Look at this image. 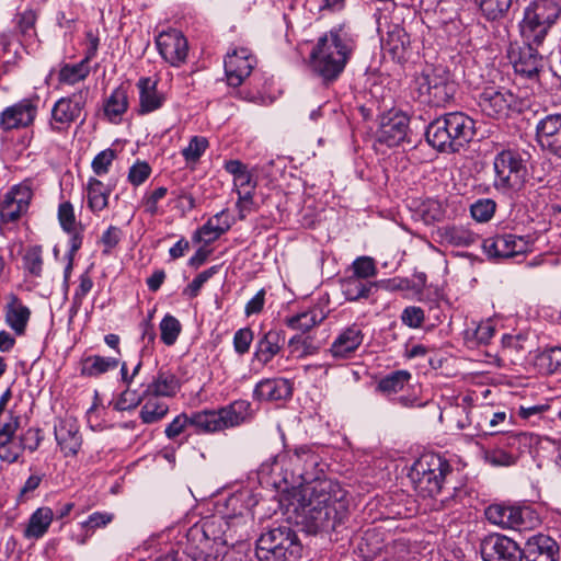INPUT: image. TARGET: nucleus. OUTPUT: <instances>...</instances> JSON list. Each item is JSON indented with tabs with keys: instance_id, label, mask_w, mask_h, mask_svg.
Returning a JSON list of instances; mask_svg holds the SVG:
<instances>
[{
	"instance_id": "nucleus-44",
	"label": "nucleus",
	"mask_w": 561,
	"mask_h": 561,
	"mask_svg": "<svg viewBox=\"0 0 561 561\" xmlns=\"http://www.w3.org/2000/svg\"><path fill=\"white\" fill-rule=\"evenodd\" d=\"M91 72V67L85 60L76 64H65L58 72V81L61 84L75 85L83 81Z\"/></svg>"
},
{
	"instance_id": "nucleus-31",
	"label": "nucleus",
	"mask_w": 561,
	"mask_h": 561,
	"mask_svg": "<svg viewBox=\"0 0 561 561\" xmlns=\"http://www.w3.org/2000/svg\"><path fill=\"white\" fill-rule=\"evenodd\" d=\"M180 389L178 377L170 370L160 369L152 381L147 385L145 396L173 397Z\"/></svg>"
},
{
	"instance_id": "nucleus-36",
	"label": "nucleus",
	"mask_w": 561,
	"mask_h": 561,
	"mask_svg": "<svg viewBox=\"0 0 561 561\" xmlns=\"http://www.w3.org/2000/svg\"><path fill=\"white\" fill-rule=\"evenodd\" d=\"M467 423L457 420L459 430H469L471 436L488 435V405H473L466 412Z\"/></svg>"
},
{
	"instance_id": "nucleus-21",
	"label": "nucleus",
	"mask_w": 561,
	"mask_h": 561,
	"mask_svg": "<svg viewBox=\"0 0 561 561\" xmlns=\"http://www.w3.org/2000/svg\"><path fill=\"white\" fill-rule=\"evenodd\" d=\"M536 138L543 150L561 159V114H549L536 126Z\"/></svg>"
},
{
	"instance_id": "nucleus-13",
	"label": "nucleus",
	"mask_w": 561,
	"mask_h": 561,
	"mask_svg": "<svg viewBox=\"0 0 561 561\" xmlns=\"http://www.w3.org/2000/svg\"><path fill=\"white\" fill-rule=\"evenodd\" d=\"M482 248L489 257L508 259L528 252L530 241L525 236L501 233L484 239Z\"/></svg>"
},
{
	"instance_id": "nucleus-49",
	"label": "nucleus",
	"mask_w": 561,
	"mask_h": 561,
	"mask_svg": "<svg viewBox=\"0 0 561 561\" xmlns=\"http://www.w3.org/2000/svg\"><path fill=\"white\" fill-rule=\"evenodd\" d=\"M322 321V318L318 317V313L314 310H307L295 316L288 317L285 319V324L296 331H300L301 333H306L310 331L312 328L318 325Z\"/></svg>"
},
{
	"instance_id": "nucleus-27",
	"label": "nucleus",
	"mask_w": 561,
	"mask_h": 561,
	"mask_svg": "<svg viewBox=\"0 0 561 561\" xmlns=\"http://www.w3.org/2000/svg\"><path fill=\"white\" fill-rule=\"evenodd\" d=\"M410 45L409 34L398 24L392 25L388 30L387 36L382 39V49L398 62L407 60Z\"/></svg>"
},
{
	"instance_id": "nucleus-50",
	"label": "nucleus",
	"mask_w": 561,
	"mask_h": 561,
	"mask_svg": "<svg viewBox=\"0 0 561 561\" xmlns=\"http://www.w3.org/2000/svg\"><path fill=\"white\" fill-rule=\"evenodd\" d=\"M483 460L492 467H512L516 465L517 458L496 444L482 450Z\"/></svg>"
},
{
	"instance_id": "nucleus-22",
	"label": "nucleus",
	"mask_w": 561,
	"mask_h": 561,
	"mask_svg": "<svg viewBox=\"0 0 561 561\" xmlns=\"http://www.w3.org/2000/svg\"><path fill=\"white\" fill-rule=\"evenodd\" d=\"M523 549L525 561H560L559 543L546 534L531 535Z\"/></svg>"
},
{
	"instance_id": "nucleus-30",
	"label": "nucleus",
	"mask_w": 561,
	"mask_h": 561,
	"mask_svg": "<svg viewBox=\"0 0 561 561\" xmlns=\"http://www.w3.org/2000/svg\"><path fill=\"white\" fill-rule=\"evenodd\" d=\"M222 431L236 427L252 417L251 403L248 400H236L218 409Z\"/></svg>"
},
{
	"instance_id": "nucleus-60",
	"label": "nucleus",
	"mask_w": 561,
	"mask_h": 561,
	"mask_svg": "<svg viewBox=\"0 0 561 561\" xmlns=\"http://www.w3.org/2000/svg\"><path fill=\"white\" fill-rule=\"evenodd\" d=\"M540 366L548 374H553L561 368V346L551 347L539 355Z\"/></svg>"
},
{
	"instance_id": "nucleus-40",
	"label": "nucleus",
	"mask_w": 561,
	"mask_h": 561,
	"mask_svg": "<svg viewBox=\"0 0 561 561\" xmlns=\"http://www.w3.org/2000/svg\"><path fill=\"white\" fill-rule=\"evenodd\" d=\"M191 426L197 433H216L222 431L218 410H204L190 414Z\"/></svg>"
},
{
	"instance_id": "nucleus-25",
	"label": "nucleus",
	"mask_w": 561,
	"mask_h": 561,
	"mask_svg": "<svg viewBox=\"0 0 561 561\" xmlns=\"http://www.w3.org/2000/svg\"><path fill=\"white\" fill-rule=\"evenodd\" d=\"M285 334L282 330H268L263 333L255 344L253 362L265 366L279 354L284 346Z\"/></svg>"
},
{
	"instance_id": "nucleus-24",
	"label": "nucleus",
	"mask_w": 561,
	"mask_h": 561,
	"mask_svg": "<svg viewBox=\"0 0 561 561\" xmlns=\"http://www.w3.org/2000/svg\"><path fill=\"white\" fill-rule=\"evenodd\" d=\"M364 332L360 325L353 323L344 328L330 346V354L335 359L351 358L364 341Z\"/></svg>"
},
{
	"instance_id": "nucleus-9",
	"label": "nucleus",
	"mask_w": 561,
	"mask_h": 561,
	"mask_svg": "<svg viewBox=\"0 0 561 561\" xmlns=\"http://www.w3.org/2000/svg\"><path fill=\"white\" fill-rule=\"evenodd\" d=\"M216 530L215 520L193 525L186 534L184 548L167 553L163 561H207L213 545L221 540Z\"/></svg>"
},
{
	"instance_id": "nucleus-4",
	"label": "nucleus",
	"mask_w": 561,
	"mask_h": 561,
	"mask_svg": "<svg viewBox=\"0 0 561 561\" xmlns=\"http://www.w3.org/2000/svg\"><path fill=\"white\" fill-rule=\"evenodd\" d=\"M474 135V121L461 112L447 113L426 129L427 142L442 152H457Z\"/></svg>"
},
{
	"instance_id": "nucleus-56",
	"label": "nucleus",
	"mask_w": 561,
	"mask_h": 561,
	"mask_svg": "<svg viewBox=\"0 0 561 561\" xmlns=\"http://www.w3.org/2000/svg\"><path fill=\"white\" fill-rule=\"evenodd\" d=\"M352 270L354 276L368 280V278L375 277L378 273L375 260L370 256H359L352 263Z\"/></svg>"
},
{
	"instance_id": "nucleus-64",
	"label": "nucleus",
	"mask_w": 561,
	"mask_h": 561,
	"mask_svg": "<svg viewBox=\"0 0 561 561\" xmlns=\"http://www.w3.org/2000/svg\"><path fill=\"white\" fill-rule=\"evenodd\" d=\"M254 333L250 328H242L236 331L233 335L234 352L242 356L247 354L253 342Z\"/></svg>"
},
{
	"instance_id": "nucleus-3",
	"label": "nucleus",
	"mask_w": 561,
	"mask_h": 561,
	"mask_svg": "<svg viewBox=\"0 0 561 561\" xmlns=\"http://www.w3.org/2000/svg\"><path fill=\"white\" fill-rule=\"evenodd\" d=\"M453 472V468L447 459L434 453L422 455L412 466L410 479L417 494L424 499H434L444 491L447 476ZM454 501L453 497H440L439 507H449Z\"/></svg>"
},
{
	"instance_id": "nucleus-26",
	"label": "nucleus",
	"mask_w": 561,
	"mask_h": 561,
	"mask_svg": "<svg viewBox=\"0 0 561 561\" xmlns=\"http://www.w3.org/2000/svg\"><path fill=\"white\" fill-rule=\"evenodd\" d=\"M157 80L149 77H141L137 82L139 91V115H147L162 107L165 98L157 89Z\"/></svg>"
},
{
	"instance_id": "nucleus-1",
	"label": "nucleus",
	"mask_w": 561,
	"mask_h": 561,
	"mask_svg": "<svg viewBox=\"0 0 561 561\" xmlns=\"http://www.w3.org/2000/svg\"><path fill=\"white\" fill-rule=\"evenodd\" d=\"M302 511L300 524L306 533H340L350 517L348 494L337 483L320 484L313 489Z\"/></svg>"
},
{
	"instance_id": "nucleus-63",
	"label": "nucleus",
	"mask_w": 561,
	"mask_h": 561,
	"mask_svg": "<svg viewBox=\"0 0 561 561\" xmlns=\"http://www.w3.org/2000/svg\"><path fill=\"white\" fill-rule=\"evenodd\" d=\"M168 193V188L164 186L157 187L154 191L150 193H146L141 199V205L144 206L145 213L150 216H156L159 211L158 204L159 202L165 197Z\"/></svg>"
},
{
	"instance_id": "nucleus-6",
	"label": "nucleus",
	"mask_w": 561,
	"mask_h": 561,
	"mask_svg": "<svg viewBox=\"0 0 561 561\" xmlns=\"http://www.w3.org/2000/svg\"><path fill=\"white\" fill-rule=\"evenodd\" d=\"M301 553L302 545L288 526L262 534L256 542L255 554L261 561H299Z\"/></svg>"
},
{
	"instance_id": "nucleus-61",
	"label": "nucleus",
	"mask_w": 561,
	"mask_h": 561,
	"mask_svg": "<svg viewBox=\"0 0 561 561\" xmlns=\"http://www.w3.org/2000/svg\"><path fill=\"white\" fill-rule=\"evenodd\" d=\"M151 174V167L146 161L137 160L128 171L127 180L134 186L145 183Z\"/></svg>"
},
{
	"instance_id": "nucleus-58",
	"label": "nucleus",
	"mask_w": 561,
	"mask_h": 561,
	"mask_svg": "<svg viewBox=\"0 0 561 561\" xmlns=\"http://www.w3.org/2000/svg\"><path fill=\"white\" fill-rule=\"evenodd\" d=\"M116 156V151L112 148H107L99 152L91 162V168L95 175L102 176L108 173L110 167L112 165Z\"/></svg>"
},
{
	"instance_id": "nucleus-10",
	"label": "nucleus",
	"mask_w": 561,
	"mask_h": 561,
	"mask_svg": "<svg viewBox=\"0 0 561 561\" xmlns=\"http://www.w3.org/2000/svg\"><path fill=\"white\" fill-rule=\"evenodd\" d=\"M89 93L90 89L83 88L69 96L57 100L50 111V128L60 131L78 119L83 124L85 121L83 110L87 105Z\"/></svg>"
},
{
	"instance_id": "nucleus-8",
	"label": "nucleus",
	"mask_w": 561,
	"mask_h": 561,
	"mask_svg": "<svg viewBox=\"0 0 561 561\" xmlns=\"http://www.w3.org/2000/svg\"><path fill=\"white\" fill-rule=\"evenodd\" d=\"M560 13L561 8L556 0L533 1L526 7L519 24L524 41L540 45Z\"/></svg>"
},
{
	"instance_id": "nucleus-42",
	"label": "nucleus",
	"mask_w": 561,
	"mask_h": 561,
	"mask_svg": "<svg viewBox=\"0 0 561 561\" xmlns=\"http://www.w3.org/2000/svg\"><path fill=\"white\" fill-rule=\"evenodd\" d=\"M375 286V283L364 280L354 275L346 277L341 283L343 295L350 301H357L362 298H368L371 293V288Z\"/></svg>"
},
{
	"instance_id": "nucleus-55",
	"label": "nucleus",
	"mask_w": 561,
	"mask_h": 561,
	"mask_svg": "<svg viewBox=\"0 0 561 561\" xmlns=\"http://www.w3.org/2000/svg\"><path fill=\"white\" fill-rule=\"evenodd\" d=\"M209 142L206 137L194 136L191 138L188 146L182 150V156L186 162H196L208 148Z\"/></svg>"
},
{
	"instance_id": "nucleus-11",
	"label": "nucleus",
	"mask_w": 561,
	"mask_h": 561,
	"mask_svg": "<svg viewBox=\"0 0 561 561\" xmlns=\"http://www.w3.org/2000/svg\"><path fill=\"white\" fill-rule=\"evenodd\" d=\"M516 96L506 88L486 85L478 95L481 112L491 118H505L516 105Z\"/></svg>"
},
{
	"instance_id": "nucleus-33",
	"label": "nucleus",
	"mask_w": 561,
	"mask_h": 561,
	"mask_svg": "<svg viewBox=\"0 0 561 561\" xmlns=\"http://www.w3.org/2000/svg\"><path fill=\"white\" fill-rule=\"evenodd\" d=\"M232 221L227 210H221L209 218L196 232L197 240L210 243L231 228Z\"/></svg>"
},
{
	"instance_id": "nucleus-32",
	"label": "nucleus",
	"mask_w": 561,
	"mask_h": 561,
	"mask_svg": "<svg viewBox=\"0 0 561 561\" xmlns=\"http://www.w3.org/2000/svg\"><path fill=\"white\" fill-rule=\"evenodd\" d=\"M128 104L127 90L123 84H121L114 89L111 95L104 101V116L112 124H119L122 122L123 115L128 110Z\"/></svg>"
},
{
	"instance_id": "nucleus-45",
	"label": "nucleus",
	"mask_w": 561,
	"mask_h": 561,
	"mask_svg": "<svg viewBox=\"0 0 561 561\" xmlns=\"http://www.w3.org/2000/svg\"><path fill=\"white\" fill-rule=\"evenodd\" d=\"M411 379L408 370H396L381 378L377 385V390L385 396L396 394L401 391Z\"/></svg>"
},
{
	"instance_id": "nucleus-54",
	"label": "nucleus",
	"mask_w": 561,
	"mask_h": 561,
	"mask_svg": "<svg viewBox=\"0 0 561 561\" xmlns=\"http://www.w3.org/2000/svg\"><path fill=\"white\" fill-rule=\"evenodd\" d=\"M496 203L491 198H480L470 206V213L479 222L489 221L495 213Z\"/></svg>"
},
{
	"instance_id": "nucleus-41",
	"label": "nucleus",
	"mask_w": 561,
	"mask_h": 561,
	"mask_svg": "<svg viewBox=\"0 0 561 561\" xmlns=\"http://www.w3.org/2000/svg\"><path fill=\"white\" fill-rule=\"evenodd\" d=\"M516 0H474L482 16L488 21L505 19Z\"/></svg>"
},
{
	"instance_id": "nucleus-14",
	"label": "nucleus",
	"mask_w": 561,
	"mask_h": 561,
	"mask_svg": "<svg viewBox=\"0 0 561 561\" xmlns=\"http://www.w3.org/2000/svg\"><path fill=\"white\" fill-rule=\"evenodd\" d=\"M483 561H523L524 549L507 536L493 534L481 542Z\"/></svg>"
},
{
	"instance_id": "nucleus-51",
	"label": "nucleus",
	"mask_w": 561,
	"mask_h": 561,
	"mask_svg": "<svg viewBox=\"0 0 561 561\" xmlns=\"http://www.w3.org/2000/svg\"><path fill=\"white\" fill-rule=\"evenodd\" d=\"M539 524V518L529 506H513V517L511 529L525 530Z\"/></svg>"
},
{
	"instance_id": "nucleus-16",
	"label": "nucleus",
	"mask_w": 561,
	"mask_h": 561,
	"mask_svg": "<svg viewBox=\"0 0 561 561\" xmlns=\"http://www.w3.org/2000/svg\"><path fill=\"white\" fill-rule=\"evenodd\" d=\"M33 191L26 185H16L11 188L0 202V225L16 222L26 214Z\"/></svg>"
},
{
	"instance_id": "nucleus-12",
	"label": "nucleus",
	"mask_w": 561,
	"mask_h": 561,
	"mask_svg": "<svg viewBox=\"0 0 561 561\" xmlns=\"http://www.w3.org/2000/svg\"><path fill=\"white\" fill-rule=\"evenodd\" d=\"M58 221L61 229L69 234L68 264L65 268V277L67 278L72 270L73 257L78 250L82 247L84 226L77 221L73 205L66 201L58 206Z\"/></svg>"
},
{
	"instance_id": "nucleus-48",
	"label": "nucleus",
	"mask_w": 561,
	"mask_h": 561,
	"mask_svg": "<svg viewBox=\"0 0 561 561\" xmlns=\"http://www.w3.org/2000/svg\"><path fill=\"white\" fill-rule=\"evenodd\" d=\"M513 506L502 503L491 504L485 510L486 519L502 528L512 527Z\"/></svg>"
},
{
	"instance_id": "nucleus-62",
	"label": "nucleus",
	"mask_w": 561,
	"mask_h": 561,
	"mask_svg": "<svg viewBox=\"0 0 561 561\" xmlns=\"http://www.w3.org/2000/svg\"><path fill=\"white\" fill-rule=\"evenodd\" d=\"M145 397L146 396L144 393L139 394L136 390H130L129 387H127L115 401L114 409L117 411L135 409L141 403Z\"/></svg>"
},
{
	"instance_id": "nucleus-2",
	"label": "nucleus",
	"mask_w": 561,
	"mask_h": 561,
	"mask_svg": "<svg viewBox=\"0 0 561 561\" xmlns=\"http://www.w3.org/2000/svg\"><path fill=\"white\" fill-rule=\"evenodd\" d=\"M355 41L345 25H336L321 35L309 55L314 75L325 84L334 82L344 71L355 49Z\"/></svg>"
},
{
	"instance_id": "nucleus-5",
	"label": "nucleus",
	"mask_w": 561,
	"mask_h": 561,
	"mask_svg": "<svg viewBox=\"0 0 561 561\" xmlns=\"http://www.w3.org/2000/svg\"><path fill=\"white\" fill-rule=\"evenodd\" d=\"M456 91L457 84L450 71L442 66L424 69L413 83L415 99L430 106H445Z\"/></svg>"
},
{
	"instance_id": "nucleus-29",
	"label": "nucleus",
	"mask_w": 561,
	"mask_h": 561,
	"mask_svg": "<svg viewBox=\"0 0 561 561\" xmlns=\"http://www.w3.org/2000/svg\"><path fill=\"white\" fill-rule=\"evenodd\" d=\"M254 394L265 401L286 400L291 397L293 387L289 380L284 378L265 379L256 385Z\"/></svg>"
},
{
	"instance_id": "nucleus-19",
	"label": "nucleus",
	"mask_w": 561,
	"mask_h": 561,
	"mask_svg": "<svg viewBox=\"0 0 561 561\" xmlns=\"http://www.w3.org/2000/svg\"><path fill=\"white\" fill-rule=\"evenodd\" d=\"M224 65L228 84L236 88L251 75L256 58L248 48L241 47L228 53Z\"/></svg>"
},
{
	"instance_id": "nucleus-46",
	"label": "nucleus",
	"mask_w": 561,
	"mask_h": 561,
	"mask_svg": "<svg viewBox=\"0 0 561 561\" xmlns=\"http://www.w3.org/2000/svg\"><path fill=\"white\" fill-rule=\"evenodd\" d=\"M27 436H22L19 439L12 438L0 442V459L9 463L15 462L22 451L28 449L31 453L35 449L32 445L27 444Z\"/></svg>"
},
{
	"instance_id": "nucleus-20",
	"label": "nucleus",
	"mask_w": 561,
	"mask_h": 561,
	"mask_svg": "<svg viewBox=\"0 0 561 561\" xmlns=\"http://www.w3.org/2000/svg\"><path fill=\"white\" fill-rule=\"evenodd\" d=\"M288 459L291 465V471L304 482H310L319 479L320 457L310 446L301 445L288 450Z\"/></svg>"
},
{
	"instance_id": "nucleus-37",
	"label": "nucleus",
	"mask_w": 561,
	"mask_h": 561,
	"mask_svg": "<svg viewBox=\"0 0 561 561\" xmlns=\"http://www.w3.org/2000/svg\"><path fill=\"white\" fill-rule=\"evenodd\" d=\"M442 241L453 247H471L480 238L463 226H447L439 230Z\"/></svg>"
},
{
	"instance_id": "nucleus-53",
	"label": "nucleus",
	"mask_w": 561,
	"mask_h": 561,
	"mask_svg": "<svg viewBox=\"0 0 561 561\" xmlns=\"http://www.w3.org/2000/svg\"><path fill=\"white\" fill-rule=\"evenodd\" d=\"M181 330L180 321L171 314H165L160 322V339L165 345L171 346L176 342Z\"/></svg>"
},
{
	"instance_id": "nucleus-39",
	"label": "nucleus",
	"mask_w": 561,
	"mask_h": 561,
	"mask_svg": "<svg viewBox=\"0 0 561 561\" xmlns=\"http://www.w3.org/2000/svg\"><path fill=\"white\" fill-rule=\"evenodd\" d=\"M225 170L233 176V184L238 190H254L256 182L253 174L249 171L247 164L240 160H228L224 165Z\"/></svg>"
},
{
	"instance_id": "nucleus-18",
	"label": "nucleus",
	"mask_w": 561,
	"mask_h": 561,
	"mask_svg": "<svg viewBox=\"0 0 561 561\" xmlns=\"http://www.w3.org/2000/svg\"><path fill=\"white\" fill-rule=\"evenodd\" d=\"M535 43H525L522 46L511 45L508 56L516 73L528 79H535L543 68V58L534 47Z\"/></svg>"
},
{
	"instance_id": "nucleus-47",
	"label": "nucleus",
	"mask_w": 561,
	"mask_h": 561,
	"mask_svg": "<svg viewBox=\"0 0 561 561\" xmlns=\"http://www.w3.org/2000/svg\"><path fill=\"white\" fill-rule=\"evenodd\" d=\"M169 412V405L156 398L148 399L141 407L139 417L144 424H153L161 421Z\"/></svg>"
},
{
	"instance_id": "nucleus-38",
	"label": "nucleus",
	"mask_w": 561,
	"mask_h": 561,
	"mask_svg": "<svg viewBox=\"0 0 561 561\" xmlns=\"http://www.w3.org/2000/svg\"><path fill=\"white\" fill-rule=\"evenodd\" d=\"M495 328L491 321H483L478 324L472 323L463 332L465 344L469 348H477L481 345H488L494 336Z\"/></svg>"
},
{
	"instance_id": "nucleus-59",
	"label": "nucleus",
	"mask_w": 561,
	"mask_h": 561,
	"mask_svg": "<svg viewBox=\"0 0 561 561\" xmlns=\"http://www.w3.org/2000/svg\"><path fill=\"white\" fill-rule=\"evenodd\" d=\"M425 224H433L443 220L445 210L443 204L437 199L425 201L420 208Z\"/></svg>"
},
{
	"instance_id": "nucleus-57",
	"label": "nucleus",
	"mask_w": 561,
	"mask_h": 561,
	"mask_svg": "<svg viewBox=\"0 0 561 561\" xmlns=\"http://www.w3.org/2000/svg\"><path fill=\"white\" fill-rule=\"evenodd\" d=\"M219 271L218 265H214L203 272H201L183 290V295L188 298H195L198 296L202 287Z\"/></svg>"
},
{
	"instance_id": "nucleus-34",
	"label": "nucleus",
	"mask_w": 561,
	"mask_h": 561,
	"mask_svg": "<svg viewBox=\"0 0 561 561\" xmlns=\"http://www.w3.org/2000/svg\"><path fill=\"white\" fill-rule=\"evenodd\" d=\"M5 323L15 332L22 335L31 317V310L25 307L15 296L10 297L5 308Z\"/></svg>"
},
{
	"instance_id": "nucleus-7",
	"label": "nucleus",
	"mask_w": 561,
	"mask_h": 561,
	"mask_svg": "<svg viewBox=\"0 0 561 561\" xmlns=\"http://www.w3.org/2000/svg\"><path fill=\"white\" fill-rule=\"evenodd\" d=\"M494 167V188L510 197L519 193L526 184L528 169L526 160L515 150H502L493 161Z\"/></svg>"
},
{
	"instance_id": "nucleus-17",
	"label": "nucleus",
	"mask_w": 561,
	"mask_h": 561,
	"mask_svg": "<svg viewBox=\"0 0 561 561\" xmlns=\"http://www.w3.org/2000/svg\"><path fill=\"white\" fill-rule=\"evenodd\" d=\"M161 57L173 67L185 62L188 54V43L183 33L175 28L161 32L156 39Z\"/></svg>"
},
{
	"instance_id": "nucleus-23",
	"label": "nucleus",
	"mask_w": 561,
	"mask_h": 561,
	"mask_svg": "<svg viewBox=\"0 0 561 561\" xmlns=\"http://www.w3.org/2000/svg\"><path fill=\"white\" fill-rule=\"evenodd\" d=\"M55 438L65 456H75L82 445V436L75 416L66 414L55 424Z\"/></svg>"
},
{
	"instance_id": "nucleus-52",
	"label": "nucleus",
	"mask_w": 561,
	"mask_h": 561,
	"mask_svg": "<svg viewBox=\"0 0 561 561\" xmlns=\"http://www.w3.org/2000/svg\"><path fill=\"white\" fill-rule=\"evenodd\" d=\"M527 442L528 436L526 433H507L499 439L496 445L519 459L523 453L522 447H526Z\"/></svg>"
},
{
	"instance_id": "nucleus-43",
	"label": "nucleus",
	"mask_w": 561,
	"mask_h": 561,
	"mask_svg": "<svg viewBox=\"0 0 561 561\" xmlns=\"http://www.w3.org/2000/svg\"><path fill=\"white\" fill-rule=\"evenodd\" d=\"M119 360L114 357L91 355L85 357L81 364V374L89 377H98L108 370L115 369Z\"/></svg>"
},
{
	"instance_id": "nucleus-28",
	"label": "nucleus",
	"mask_w": 561,
	"mask_h": 561,
	"mask_svg": "<svg viewBox=\"0 0 561 561\" xmlns=\"http://www.w3.org/2000/svg\"><path fill=\"white\" fill-rule=\"evenodd\" d=\"M35 117V107L31 100L8 107L2 112L1 126L3 129H13L28 126Z\"/></svg>"
},
{
	"instance_id": "nucleus-35",
	"label": "nucleus",
	"mask_w": 561,
	"mask_h": 561,
	"mask_svg": "<svg viewBox=\"0 0 561 561\" xmlns=\"http://www.w3.org/2000/svg\"><path fill=\"white\" fill-rule=\"evenodd\" d=\"M112 192L111 185H105L96 178H90L87 183L88 207L92 213H100L108 206Z\"/></svg>"
},
{
	"instance_id": "nucleus-15",
	"label": "nucleus",
	"mask_w": 561,
	"mask_h": 561,
	"mask_svg": "<svg viewBox=\"0 0 561 561\" xmlns=\"http://www.w3.org/2000/svg\"><path fill=\"white\" fill-rule=\"evenodd\" d=\"M409 122L410 118L402 112L390 111L382 115L377 131L378 141L388 147H396L404 141L411 144Z\"/></svg>"
}]
</instances>
